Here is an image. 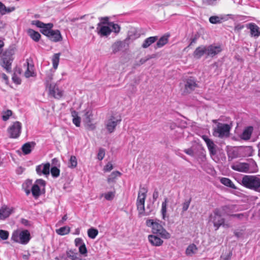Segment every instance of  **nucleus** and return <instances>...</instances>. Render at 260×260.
Masks as SVG:
<instances>
[{"instance_id":"nucleus-1","label":"nucleus","mask_w":260,"mask_h":260,"mask_svg":"<svg viewBox=\"0 0 260 260\" xmlns=\"http://www.w3.org/2000/svg\"><path fill=\"white\" fill-rule=\"evenodd\" d=\"M231 207L232 206L230 205H225L220 208H216L214 210L213 213L210 215L209 222L213 224L216 231L221 226L229 227V225L224 223L225 219L222 216L230 215L229 211L231 209Z\"/></svg>"},{"instance_id":"nucleus-2","label":"nucleus","mask_w":260,"mask_h":260,"mask_svg":"<svg viewBox=\"0 0 260 260\" xmlns=\"http://www.w3.org/2000/svg\"><path fill=\"white\" fill-rule=\"evenodd\" d=\"M147 189L143 187L140 189L138 192V196L137 200V207L139 213V216L142 217L143 216L149 215L152 209V204L147 205V209H149V212H145V201L146 198Z\"/></svg>"},{"instance_id":"nucleus-3","label":"nucleus","mask_w":260,"mask_h":260,"mask_svg":"<svg viewBox=\"0 0 260 260\" xmlns=\"http://www.w3.org/2000/svg\"><path fill=\"white\" fill-rule=\"evenodd\" d=\"M161 222L158 219H149L146 220V224L147 226L151 228L153 234L158 235L163 239H169L171 238V234L163 227Z\"/></svg>"},{"instance_id":"nucleus-4","label":"nucleus","mask_w":260,"mask_h":260,"mask_svg":"<svg viewBox=\"0 0 260 260\" xmlns=\"http://www.w3.org/2000/svg\"><path fill=\"white\" fill-rule=\"evenodd\" d=\"M241 184L245 187L260 192V175H244Z\"/></svg>"},{"instance_id":"nucleus-5","label":"nucleus","mask_w":260,"mask_h":260,"mask_svg":"<svg viewBox=\"0 0 260 260\" xmlns=\"http://www.w3.org/2000/svg\"><path fill=\"white\" fill-rule=\"evenodd\" d=\"M31 239L29 232L27 230H21L18 229L15 230L11 236V240L15 242L21 244H27Z\"/></svg>"},{"instance_id":"nucleus-6","label":"nucleus","mask_w":260,"mask_h":260,"mask_svg":"<svg viewBox=\"0 0 260 260\" xmlns=\"http://www.w3.org/2000/svg\"><path fill=\"white\" fill-rule=\"evenodd\" d=\"M16 48L14 46L9 47L4 53L1 61V66L7 72H11V64L13 60V56L15 54Z\"/></svg>"},{"instance_id":"nucleus-7","label":"nucleus","mask_w":260,"mask_h":260,"mask_svg":"<svg viewBox=\"0 0 260 260\" xmlns=\"http://www.w3.org/2000/svg\"><path fill=\"white\" fill-rule=\"evenodd\" d=\"M212 122L216 124L213 127V135L214 136L222 138L229 136L231 127L228 124L218 122V120L214 119Z\"/></svg>"},{"instance_id":"nucleus-8","label":"nucleus","mask_w":260,"mask_h":260,"mask_svg":"<svg viewBox=\"0 0 260 260\" xmlns=\"http://www.w3.org/2000/svg\"><path fill=\"white\" fill-rule=\"evenodd\" d=\"M31 24L36 25L38 27L41 28V32L47 37L49 35V34L53 30L52 28L53 25L51 23H44L39 20H34L32 21Z\"/></svg>"},{"instance_id":"nucleus-9","label":"nucleus","mask_w":260,"mask_h":260,"mask_svg":"<svg viewBox=\"0 0 260 260\" xmlns=\"http://www.w3.org/2000/svg\"><path fill=\"white\" fill-rule=\"evenodd\" d=\"M22 124L19 121L13 122L8 129V133L11 138H17L19 137L21 132Z\"/></svg>"},{"instance_id":"nucleus-10","label":"nucleus","mask_w":260,"mask_h":260,"mask_svg":"<svg viewBox=\"0 0 260 260\" xmlns=\"http://www.w3.org/2000/svg\"><path fill=\"white\" fill-rule=\"evenodd\" d=\"M96 31L101 37H108L111 33V28L109 24L105 25V22H100L97 25Z\"/></svg>"},{"instance_id":"nucleus-11","label":"nucleus","mask_w":260,"mask_h":260,"mask_svg":"<svg viewBox=\"0 0 260 260\" xmlns=\"http://www.w3.org/2000/svg\"><path fill=\"white\" fill-rule=\"evenodd\" d=\"M121 121V119H117L114 116H111L105 122V127L109 133L114 132L118 124Z\"/></svg>"},{"instance_id":"nucleus-12","label":"nucleus","mask_w":260,"mask_h":260,"mask_svg":"<svg viewBox=\"0 0 260 260\" xmlns=\"http://www.w3.org/2000/svg\"><path fill=\"white\" fill-rule=\"evenodd\" d=\"M231 168L235 171L241 172H250V165L246 162L236 161L232 163Z\"/></svg>"},{"instance_id":"nucleus-13","label":"nucleus","mask_w":260,"mask_h":260,"mask_svg":"<svg viewBox=\"0 0 260 260\" xmlns=\"http://www.w3.org/2000/svg\"><path fill=\"white\" fill-rule=\"evenodd\" d=\"M46 88L49 90V94L55 99H59L63 95V90L56 83L50 85Z\"/></svg>"},{"instance_id":"nucleus-14","label":"nucleus","mask_w":260,"mask_h":260,"mask_svg":"<svg viewBox=\"0 0 260 260\" xmlns=\"http://www.w3.org/2000/svg\"><path fill=\"white\" fill-rule=\"evenodd\" d=\"M207 49V56L210 57H214L220 53L222 50V47L221 45H216L215 44H212L206 46Z\"/></svg>"},{"instance_id":"nucleus-15","label":"nucleus","mask_w":260,"mask_h":260,"mask_svg":"<svg viewBox=\"0 0 260 260\" xmlns=\"http://www.w3.org/2000/svg\"><path fill=\"white\" fill-rule=\"evenodd\" d=\"M246 28L250 31V35L255 39L260 36V28L255 23L251 22L246 25Z\"/></svg>"},{"instance_id":"nucleus-16","label":"nucleus","mask_w":260,"mask_h":260,"mask_svg":"<svg viewBox=\"0 0 260 260\" xmlns=\"http://www.w3.org/2000/svg\"><path fill=\"white\" fill-rule=\"evenodd\" d=\"M50 167L49 162L38 165L36 169L37 173L40 176L42 175H48L50 173Z\"/></svg>"},{"instance_id":"nucleus-17","label":"nucleus","mask_w":260,"mask_h":260,"mask_svg":"<svg viewBox=\"0 0 260 260\" xmlns=\"http://www.w3.org/2000/svg\"><path fill=\"white\" fill-rule=\"evenodd\" d=\"M13 212L12 208L7 206H3L0 209V220H4L8 218Z\"/></svg>"},{"instance_id":"nucleus-18","label":"nucleus","mask_w":260,"mask_h":260,"mask_svg":"<svg viewBox=\"0 0 260 260\" xmlns=\"http://www.w3.org/2000/svg\"><path fill=\"white\" fill-rule=\"evenodd\" d=\"M24 68L26 69L24 75L26 78H29L34 76V66L32 64L29 63L28 59H26V62L23 64Z\"/></svg>"},{"instance_id":"nucleus-19","label":"nucleus","mask_w":260,"mask_h":260,"mask_svg":"<svg viewBox=\"0 0 260 260\" xmlns=\"http://www.w3.org/2000/svg\"><path fill=\"white\" fill-rule=\"evenodd\" d=\"M204 54L207 55V49L205 46H201L197 47L193 53L194 57L197 59H200Z\"/></svg>"},{"instance_id":"nucleus-20","label":"nucleus","mask_w":260,"mask_h":260,"mask_svg":"<svg viewBox=\"0 0 260 260\" xmlns=\"http://www.w3.org/2000/svg\"><path fill=\"white\" fill-rule=\"evenodd\" d=\"M197 87V84L193 79L190 78L187 80L185 84V89L187 92H190L192 91Z\"/></svg>"},{"instance_id":"nucleus-21","label":"nucleus","mask_w":260,"mask_h":260,"mask_svg":"<svg viewBox=\"0 0 260 260\" xmlns=\"http://www.w3.org/2000/svg\"><path fill=\"white\" fill-rule=\"evenodd\" d=\"M228 18L225 16H212L209 18V21L212 24H219L227 20Z\"/></svg>"},{"instance_id":"nucleus-22","label":"nucleus","mask_w":260,"mask_h":260,"mask_svg":"<svg viewBox=\"0 0 260 260\" xmlns=\"http://www.w3.org/2000/svg\"><path fill=\"white\" fill-rule=\"evenodd\" d=\"M148 240L153 246H161L163 243V241L160 238L153 235L148 236Z\"/></svg>"},{"instance_id":"nucleus-23","label":"nucleus","mask_w":260,"mask_h":260,"mask_svg":"<svg viewBox=\"0 0 260 260\" xmlns=\"http://www.w3.org/2000/svg\"><path fill=\"white\" fill-rule=\"evenodd\" d=\"M47 37L54 42H59L62 39L61 34L58 30H53Z\"/></svg>"},{"instance_id":"nucleus-24","label":"nucleus","mask_w":260,"mask_h":260,"mask_svg":"<svg viewBox=\"0 0 260 260\" xmlns=\"http://www.w3.org/2000/svg\"><path fill=\"white\" fill-rule=\"evenodd\" d=\"M253 128L251 126L246 127L241 135V138L244 140H249L251 136Z\"/></svg>"},{"instance_id":"nucleus-25","label":"nucleus","mask_w":260,"mask_h":260,"mask_svg":"<svg viewBox=\"0 0 260 260\" xmlns=\"http://www.w3.org/2000/svg\"><path fill=\"white\" fill-rule=\"evenodd\" d=\"M115 195L116 190L115 188H113L111 191L102 193L101 196L104 197L106 200L111 201L115 198Z\"/></svg>"},{"instance_id":"nucleus-26","label":"nucleus","mask_w":260,"mask_h":260,"mask_svg":"<svg viewBox=\"0 0 260 260\" xmlns=\"http://www.w3.org/2000/svg\"><path fill=\"white\" fill-rule=\"evenodd\" d=\"M157 40L158 37L157 36L147 38L144 41V42L142 45V47L143 48H147Z\"/></svg>"},{"instance_id":"nucleus-27","label":"nucleus","mask_w":260,"mask_h":260,"mask_svg":"<svg viewBox=\"0 0 260 260\" xmlns=\"http://www.w3.org/2000/svg\"><path fill=\"white\" fill-rule=\"evenodd\" d=\"M28 35L35 42H38L41 38L40 34L36 31L32 29H28L27 30Z\"/></svg>"},{"instance_id":"nucleus-28","label":"nucleus","mask_w":260,"mask_h":260,"mask_svg":"<svg viewBox=\"0 0 260 260\" xmlns=\"http://www.w3.org/2000/svg\"><path fill=\"white\" fill-rule=\"evenodd\" d=\"M220 182L224 185L233 189H237L236 186L231 179L225 177H222L220 179Z\"/></svg>"},{"instance_id":"nucleus-29","label":"nucleus","mask_w":260,"mask_h":260,"mask_svg":"<svg viewBox=\"0 0 260 260\" xmlns=\"http://www.w3.org/2000/svg\"><path fill=\"white\" fill-rule=\"evenodd\" d=\"M198 248L194 244L189 245L186 248L185 253L187 256H191L197 252Z\"/></svg>"},{"instance_id":"nucleus-30","label":"nucleus","mask_w":260,"mask_h":260,"mask_svg":"<svg viewBox=\"0 0 260 260\" xmlns=\"http://www.w3.org/2000/svg\"><path fill=\"white\" fill-rule=\"evenodd\" d=\"M34 145L35 143L33 142L24 144L21 147L23 153L25 155L29 154L31 152L32 147H34Z\"/></svg>"},{"instance_id":"nucleus-31","label":"nucleus","mask_w":260,"mask_h":260,"mask_svg":"<svg viewBox=\"0 0 260 260\" xmlns=\"http://www.w3.org/2000/svg\"><path fill=\"white\" fill-rule=\"evenodd\" d=\"M206 144L207 146L210 154L213 155H215L216 153V151L215 149V145L213 141L210 139L206 142Z\"/></svg>"},{"instance_id":"nucleus-32","label":"nucleus","mask_w":260,"mask_h":260,"mask_svg":"<svg viewBox=\"0 0 260 260\" xmlns=\"http://www.w3.org/2000/svg\"><path fill=\"white\" fill-rule=\"evenodd\" d=\"M169 35H164L162 36L156 43V48H161L165 45L168 42Z\"/></svg>"},{"instance_id":"nucleus-33","label":"nucleus","mask_w":260,"mask_h":260,"mask_svg":"<svg viewBox=\"0 0 260 260\" xmlns=\"http://www.w3.org/2000/svg\"><path fill=\"white\" fill-rule=\"evenodd\" d=\"M167 199L166 198L161 204V215L163 220H166L167 216Z\"/></svg>"},{"instance_id":"nucleus-34","label":"nucleus","mask_w":260,"mask_h":260,"mask_svg":"<svg viewBox=\"0 0 260 260\" xmlns=\"http://www.w3.org/2000/svg\"><path fill=\"white\" fill-rule=\"evenodd\" d=\"M121 175V173L119 172V171L113 172L108 177V183H110L112 182H115L117 177L118 176H120Z\"/></svg>"},{"instance_id":"nucleus-35","label":"nucleus","mask_w":260,"mask_h":260,"mask_svg":"<svg viewBox=\"0 0 260 260\" xmlns=\"http://www.w3.org/2000/svg\"><path fill=\"white\" fill-rule=\"evenodd\" d=\"M31 191L33 197L35 199H38L41 195V188L40 186H38L37 185H33Z\"/></svg>"},{"instance_id":"nucleus-36","label":"nucleus","mask_w":260,"mask_h":260,"mask_svg":"<svg viewBox=\"0 0 260 260\" xmlns=\"http://www.w3.org/2000/svg\"><path fill=\"white\" fill-rule=\"evenodd\" d=\"M72 116L73 118V123L77 127H79L80 125L81 119L80 117L78 116V113L76 111L72 112Z\"/></svg>"},{"instance_id":"nucleus-37","label":"nucleus","mask_w":260,"mask_h":260,"mask_svg":"<svg viewBox=\"0 0 260 260\" xmlns=\"http://www.w3.org/2000/svg\"><path fill=\"white\" fill-rule=\"evenodd\" d=\"M60 55V53L54 54L52 58V62L53 64V68L56 70L58 66V63L59 62V57Z\"/></svg>"},{"instance_id":"nucleus-38","label":"nucleus","mask_w":260,"mask_h":260,"mask_svg":"<svg viewBox=\"0 0 260 260\" xmlns=\"http://www.w3.org/2000/svg\"><path fill=\"white\" fill-rule=\"evenodd\" d=\"M122 42L121 41L114 43L112 45V52L115 54L119 51L122 47Z\"/></svg>"},{"instance_id":"nucleus-39","label":"nucleus","mask_w":260,"mask_h":260,"mask_svg":"<svg viewBox=\"0 0 260 260\" xmlns=\"http://www.w3.org/2000/svg\"><path fill=\"white\" fill-rule=\"evenodd\" d=\"M70 232V228L68 226L61 227L56 230V233L59 235H65L69 234Z\"/></svg>"},{"instance_id":"nucleus-40","label":"nucleus","mask_w":260,"mask_h":260,"mask_svg":"<svg viewBox=\"0 0 260 260\" xmlns=\"http://www.w3.org/2000/svg\"><path fill=\"white\" fill-rule=\"evenodd\" d=\"M98 230L93 228H90L89 229H88L87 231V234L88 237L92 239L95 238L96 236L98 235Z\"/></svg>"},{"instance_id":"nucleus-41","label":"nucleus","mask_w":260,"mask_h":260,"mask_svg":"<svg viewBox=\"0 0 260 260\" xmlns=\"http://www.w3.org/2000/svg\"><path fill=\"white\" fill-rule=\"evenodd\" d=\"M108 24L110 25L111 28V32L113 31L116 34H118L120 31V27L118 24L114 23L113 22H110Z\"/></svg>"},{"instance_id":"nucleus-42","label":"nucleus","mask_w":260,"mask_h":260,"mask_svg":"<svg viewBox=\"0 0 260 260\" xmlns=\"http://www.w3.org/2000/svg\"><path fill=\"white\" fill-rule=\"evenodd\" d=\"M50 172L52 177L54 178L58 177L60 174V170L56 166L53 167L51 168Z\"/></svg>"},{"instance_id":"nucleus-43","label":"nucleus","mask_w":260,"mask_h":260,"mask_svg":"<svg viewBox=\"0 0 260 260\" xmlns=\"http://www.w3.org/2000/svg\"><path fill=\"white\" fill-rule=\"evenodd\" d=\"M77 165V161L76 156H71L69 160V167L75 168Z\"/></svg>"},{"instance_id":"nucleus-44","label":"nucleus","mask_w":260,"mask_h":260,"mask_svg":"<svg viewBox=\"0 0 260 260\" xmlns=\"http://www.w3.org/2000/svg\"><path fill=\"white\" fill-rule=\"evenodd\" d=\"M53 79V75L51 74H49L47 75L45 80V86L46 87L50 86V85H52L55 84V83L52 82V80Z\"/></svg>"},{"instance_id":"nucleus-45","label":"nucleus","mask_w":260,"mask_h":260,"mask_svg":"<svg viewBox=\"0 0 260 260\" xmlns=\"http://www.w3.org/2000/svg\"><path fill=\"white\" fill-rule=\"evenodd\" d=\"M191 202V199H189L187 200H185V202L182 204V212L184 213L187 211L189 207L190 203Z\"/></svg>"},{"instance_id":"nucleus-46","label":"nucleus","mask_w":260,"mask_h":260,"mask_svg":"<svg viewBox=\"0 0 260 260\" xmlns=\"http://www.w3.org/2000/svg\"><path fill=\"white\" fill-rule=\"evenodd\" d=\"M9 236V233L8 231L3 230H0V239L2 240H7Z\"/></svg>"},{"instance_id":"nucleus-47","label":"nucleus","mask_w":260,"mask_h":260,"mask_svg":"<svg viewBox=\"0 0 260 260\" xmlns=\"http://www.w3.org/2000/svg\"><path fill=\"white\" fill-rule=\"evenodd\" d=\"M12 111H11L10 110H8L6 111H5L3 113V115H2L3 120L4 121L8 120L9 119L10 117L12 115Z\"/></svg>"},{"instance_id":"nucleus-48","label":"nucleus","mask_w":260,"mask_h":260,"mask_svg":"<svg viewBox=\"0 0 260 260\" xmlns=\"http://www.w3.org/2000/svg\"><path fill=\"white\" fill-rule=\"evenodd\" d=\"M217 0H202V4L206 6H215Z\"/></svg>"},{"instance_id":"nucleus-49","label":"nucleus","mask_w":260,"mask_h":260,"mask_svg":"<svg viewBox=\"0 0 260 260\" xmlns=\"http://www.w3.org/2000/svg\"><path fill=\"white\" fill-rule=\"evenodd\" d=\"M66 254L68 257L70 258L71 259H72L75 256L78 255V253L75 251V250L70 249L66 251Z\"/></svg>"},{"instance_id":"nucleus-50","label":"nucleus","mask_w":260,"mask_h":260,"mask_svg":"<svg viewBox=\"0 0 260 260\" xmlns=\"http://www.w3.org/2000/svg\"><path fill=\"white\" fill-rule=\"evenodd\" d=\"M105 155V151L104 148H101L99 149L98 153V158L100 160H102Z\"/></svg>"},{"instance_id":"nucleus-51","label":"nucleus","mask_w":260,"mask_h":260,"mask_svg":"<svg viewBox=\"0 0 260 260\" xmlns=\"http://www.w3.org/2000/svg\"><path fill=\"white\" fill-rule=\"evenodd\" d=\"M79 251L81 254L86 255L87 250L85 244H81L79 247Z\"/></svg>"},{"instance_id":"nucleus-52","label":"nucleus","mask_w":260,"mask_h":260,"mask_svg":"<svg viewBox=\"0 0 260 260\" xmlns=\"http://www.w3.org/2000/svg\"><path fill=\"white\" fill-rule=\"evenodd\" d=\"M31 184V182L30 180H27L25 182V183L23 184V188H24V191L27 195H28L30 193V191L29 189L25 188V186L26 185V186H28L29 185H30Z\"/></svg>"},{"instance_id":"nucleus-53","label":"nucleus","mask_w":260,"mask_h":260,"mask_svg":"<svg viewBox=\"0 0 260 260\" xmlns=\"http://www.w3.org/2000/svg\"><path fill=\"white\" fill-rule=\"evenodd\" d=\"M46 183L45 181L41 179H37L34 185H37L38 186L41 187H44L45 186Z\"/></svg>"},{"instance_id":"nucleus-54","label":"nucleus","mask_w":260,"mask_h":260,"mask_svg":"<svg viewBox=\"0 0 260 260\" xmlns=\"http://www.w3.org/2000/svg\"><path fill=\"white\" fill-rule=\"evenodd\" d=\"M92 116V112L88 110V111H86V112L85 113V116L86 120L88 122L91 121V118Z\"/></svg>"},{"instance_id":"nucleus-55","label":"nucleus","mask_w":260,"mask_h":260,"mask_svg":"<svg viewBox=\"0 0 260 260\" xmlns=\"http://www.w3.org/2000/svg\"><path fill=\"white\" fill-rule=\"evenodd\" d=\"M113 169V165L111 162H108L104 167V171L105 172H110Z\"/></svg>"},{"instance_id":"nucleus-56","label":"nucleus","mask_w":260,"mask_h":260,"mask_svg":"<svg viewBox=\"0 0 260 260\" xmlns=\"http://www.w3.org/2000/svg\"><path fill=\"white\" fill-rule=\"evenodd\" d=\"M84 243L81 238H77L75 240V244L76 246H80L81 244H83Z\"/></svg>"},{"instance_id":"nucleus-57","label":"nucleus","mask_w":260,"mask_h":260,"mask_svg":"<svg viewBox=\"0 0 260 260\" xmlns=\"http://www.w3.org/2000/svg\"><path fill=\"white\" fill-rule=\"evenodd\" d=\"M12 80L14 83L17 84H20L21 83V79L19 77H17L16 75H14L12 77Z\"/></svg>"},{"instance_id":"nucleus-58","label":"nucleus","mask_w":260,"mask_h":260,"mask_svg":"<svg viewBox=\"0 0 260 260\" xmlns=\"http://www.w3.org/2000/svg\"><path fill=\"white\" fill-rule=\"evenodd\" d=\"M21 223L26 226H29L30 225V221L24 218L21 219Z\"/></svg>"},{"instance_id":"nucleus-59","label":"nucleus","mask_w":260,"mask_h":260,"mask_svg":"<svg viewBox=\"0 0 260 260\" xmlns=\"http://www.w3.org/2000/svg\"><path fill=\"white\" fill-rule=\"evenodd\" d=\"M184 152L186 154H188V155H189L190 156H193V151L191 148H188V149H184Z\"/></svg>"},{"instance_id":"nucleus-60","label":"nucleus","mask_w":260,"mask_h":260,"mask_svg":"<svg viewBox=\"0 0 260 260\" xmlns=\"http://www.w3.org/2000/svg\"><path fill=\"white\" fill-rule=\"evenodd\" d=\"M152 197L154 201H155L157 199L158 197V191L156 189L154 190Z\"/></svg>"},{"instance_id":"nucleus-61","label":"nucleus","mask_w":260,"mask_h":260,"mask_svg":"<svg viewBox=\"0 0 260 260\" xmlns=\"http://www.w3.org/2000/svg\"><path fill=\"white\" fill-rule=\"evenodd\" d=\"M5 10H6V6L0 2V12L2 14H5Z\"/></svg>"},{"instance_id":"nucleus-62","label":"nucleus","mask_w":260,"mask_h":260,"mask_svg":"<svg viewBox=\"0 0 260 260\" xmlns=\"http://www.w3.org/2000/svg\"><path fill=\"white\" fill-rule=\"evenodd\" d=\"M244 26L241 24H238L235 26V30L240 31L244 28Z\"/></svg>"},{"instance_id":"nucleus-63","label":"nucleus","mask_w":260,"mask_h":260,"mask_svg":"<svg viewBox=\"0 0 260 260\" xmlns=\"http://www.w3.org/2000/svg\"><path fill=\"white\" fill-rule=\"evenodd\" d=\"M0 78H2L6 83L8 81V76L4 73L0 74Z\"/></svg>"},{"instance_id":"nucleus-64","label":"nucleus","mask_w":260,"mask_h":260,"mask_svg":"<svg viewBox=\"0 0 260 260\" xmlns=\"http://www.w3.org/2000/svg\"><path fill=\"white\" fill-rule=\"evenodd\" d=\"M100 22H105V25L108 24V23L109 22V17H101L100 18Z\"/></svg>"}]
</instances>
